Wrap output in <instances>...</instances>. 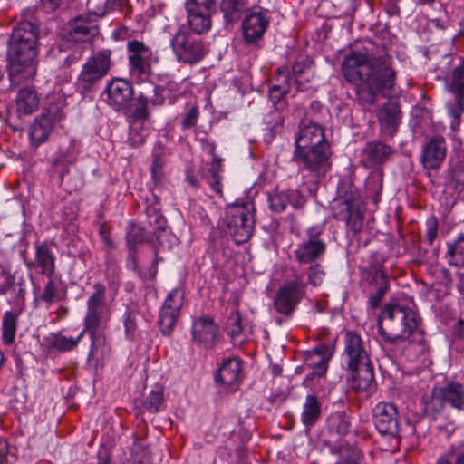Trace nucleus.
Wrapping results in <instances>:
<instances>
[{"label":"nucleus","mask_w":464,"mask_h":464,"mask_svg":"<svg viewBox=\"0 0 464 464\" xmlns=\"http://www.w3.org/2000/svg\"><path fill=\"white\" fill-rule=\"evenodd\" d=\"M127 67L130 76L138 84L149 82L152 64L158 62L152 49L143 41L131 39L126 44Z\"/></svg>","instance_id":"obj_7"},{"label":"nucleus","mask_w":464,"mask_h":464,"mask_svg":"<svg viewBox=\"0 0 464 464\" xmlns=\"http://www.w3.org/2000/svg\"><path fill=\"white\" fill-rule=\"evenodd\" d=\"M125 242L130 244L148 243L158 246L155 237L152 233H147L143 226L139 225L133 220L128 222L126 227Z\"/></svg>","instance_id":"obj_43"},{"label":"nucleus","mask_w":464,"mask_h":464,"mask_svg":"<svg viewBox=\"0 0 464 464\" xmlns=\"http://www.w3.org/2000/svg\"><path fill=\"white\" fill-rule=\"evenodd\" d=\"M170 47L179 63L190 66L201 63L209 51L208 44L184 24L172 35Z\"/></svg>","instance_id":"obj_6"},{"label":"nucleus","mask_w":464,"mask_h":464,"mask_svg":"<svg viewBox=\"0 0 464 464\" xmlns=\"http://www.w3.org/2000/svg\"><path fill=\"white\" fill-rule=\"evenodd\" d=\"M53 122L46 115H38L29 128V139L34 148L45 143L53 129Z\"/></svg>","instance_id":"obj_37"},{"label":"nucleus","mask_w":464,"mask_h":464,"mask_svg":"<svg viewBox=\"0 0 464 464\" xmlns=\"http://www.w3.org/2000/svg\"><path fill=\"white\" fill-rule=\"evenodd\" d=\"M447 150V142L443 136L435 135L427 139L421 148V165L426 170H438L446 159Z\"/></svg>","instance_id":"obj_21"},{"label":"nucleus","mask_w":464,"mask_h":464,"mask_svg":"<svg viewBox=\"0 0 464 464\" xmlns=\"http://www.w3.org/2000/svg\"><path fill=\"white\" fill-rule=\"evenodd\" d=\"M446 405L456 411H464V382L451 380L443 385L432 388L430 397L425 402L427 413L439 414Z\"/></svg>","instance_id":"obj_8"},{"label":"nucleus","mask_w":464,"mask_h":464,"mask_svg":"<svg viewBox=\"0 0 464 464\" xmlns=\"http://www.w3.org/2000/svg\"><path fill=\"white\" fill-rule=\"evenodd\" d=\"M142 408L150 413L155 414L165 409L163 387L151 390L142 401Z\"/></svg>","instance_id":"obj_48"},{"label":"nucleus","mask_w":464,"mask_h":464,"mask_svg":"<svg viewBox=\"0 0 464 464\" xmlns=\"http://www.w3.org/2000/svg\"><path fill=\"white\" fill-rule=\"evenodd\" d=\"M321 145H328L325 141L324 129L316 123L302 121L295 138V150L316 148Z\"/></svg>","instance_id":"obj_31"},{"label":"nucleus","mask_w":464,"mask_h":464,"mask_svg":"<svg viewBox=\"0 0 464 464\" xmlns=\"http://www.w3.org/2000/svg\"><path fill=\"white\" fill-rule=\"evenodd\" d=\"M109 12L120 11L124 14L125 17L130 16L132 8L130 0H109Z\"/></svg>","instance_id":"obj_62"},{"label":"nucleus","mask_w":464,"mask_h":464,"mask_svg":"<svg viewBox=\"0 0 464 464\" xmlns=\"http://www.w3.org/2000/svg\"><path fill=\"white\" fill-rule=\"evenodd\" d=\"M362 153L370 163L379 165L392 155L393 149L381 141H371L366 144Z\"/></svg>","instance_id":"obj_40"},{"label":"nucleus","mask_w":464,"mask_h":464,"mask_svg":"<svg viewBox=\"0 0 464 464\" xmlns=\"http://www.w3.org/2000/svg\"><path fill=\"white\" fill-rule=\"evenodd\" d=\"M445 257L450 266H461L464 265V243L456 241L447 245Z\"/></svg>","instance_id":"obj_52"},{"label":"nucleus","mask_w":464,"mask_h":464,"mask_svg":"<svg viewBox=\"0 0 464 464\" xmlns=\"http://www.w3.org/2000/svg\"><path fill=\"white\" fill-rule=\"evenodd\" d=\"M220 295L218 302L220 304V313L227 319V323L232 319V290L230 289L231 276L228 267L222 268L218 276Z\"/></svg>","instance_id":"obj_36"},{"label":"nucleus","mask_w":464,"mask_h":464,"mask_svg":"<svg viewBox=\"0 0 464 464\" xmlns=\"http://www.w3.org/2000/svg\"><path fill=\"white\" fill-rule=\"evenodd\" d=\"M372 420L382 435H396L399 430L398 411L394 404L379 402L372 410Z\"/></svg>","instance_id":"obj_24"},{"label":"nucleus","mask_w":464,"mask_h":464,"mask_svg":"<svg viewBox=\"0 0 464 464\" xmlns=\"http://www.w3.org/2000/svg\"><path fill=\"white\" fill-rule=\"evenodd\" d=\"M147 138V130L143 127V122L138 126L135 122L130 127L128 144L131 148L142 146Z\"/></svg>","instance_id":"obj_56"},{"label":"nucleus","mask_w":464,"mask_h":464,"mask_svg":"<svg viewBox=\"0 0 464 464\" xmlns=\"http://www.w3.org/2000/svg\"><path fill=\"white\" fill-rule=\"evenodd\" d=\"M326 244L321 238V231L317 227H310L305 237L295 250L296 260L300 264H313L320 260L325 254Z\"/></svg>","instance_id":"obj_17"},{"label":"nucleus","mask_w":464,"mask_h":464,"mask_svg":"<svg viewBox=\"0 0 464 464\" xmlns=\"http://www.w3.org/2000/svg\"><path fill=\"white\" fill-rule=\"evenodd\" d=\"M109 0H88V12L85 16L92 17L98 21L109 12Z\"/></svg>","instance_id":"obj_57"},{"label":"nucleus","mask_w":464,"mask_h":464,"mask_svg":"<svg viewBox=\"0 0 464 464\" xmlns=\"http://www.w3.org/2000/svg\"><path fill=\"white\" fill-rule=\"evenodd\" d=\"M98 234L106 248L109 250L116 249L117 246L112 239L111 226L110 224L107 222L101 223Z\"/></svg>","instance_id":"obj_60"},{"label":"nucleus","mask_w":464,"mask_h":464,"mask_svg":"<svg viewBox=\"0 0 464 464\" xmlns=\"http://www.w3.org/2000/svg\"><path fill=\"white\" fill-rule=\"evenodd\" d=\"M335 219L345 223L348 229L357 234L363 227L364 216L361 210V198L352 191L335 198L332 205Z\"/></svg>","instance_id":"obj_10"},{"label":"nucleus","mask_w":464,"mask_h":464,"mask_svg":"<svg viewBox=\"0 0 464 464\" xmlns=\"http://www.w3.org/2000/svg\"><path fill=\"white\" fill-rule=\"evenodd\" d=\"M306 293V284L301 279L289 280L278 289L273 301L275 310L290 317Z\"/></svg>","instance_id":"obj_13"},{"label":"nucleus","mask_w":464,"mask_h":464,"mask_svg":"<svg viewBox=\"0 0 464 464\" xmlns=\"http://www.w3.org/2000/svg\"><path fill=\"white\" fill-rule=\"evenodd\" d=\"M145 215L146 221L149 227L152 228V236L158 243V246H163V237L168 236L167 233L168 221L166 217L162 213V204L160 197L153 192L150 188V197L145 198Z\"/></svg>","instance_id":"obj_19"},{"label":"nucleus","mask_w":464,"mask_h":464,"mask_svg":"<svg viewBox=\"0 0 464 464\" xmlns=\"http://www.w3.org/2000/svg\"><path fill=\"white\" fill-rule=\"evenodd\" d=\"M151 102L152 96L150 97L145 91H139L136 96L133 95V102H129V109L121 113L134 121L144 122L150 118V110L158 107L153 106Z\"/></svg>","instance_id":"obj_33"},{"label":"nucleus","mask_w":464,"mask_h":464,"mask_svg":"<svg viewBox=\"0 0 464 464\" xmlns=\"http://www.w3.org/2000/svg\"><path fill=\"white\" fill-rule=\"evenodd\" d=\"M268 202L272 211L281 213L289 204L295 209H301L306 198L299 189L275 190L268 195Z\"/></svg>","instance_id":"obj_32"},{"label":"nucleus","mask_w":464,"mask_h":464,"mask_svg":"<svg viewBox=\"0 0 464 464\" xmlns=\"http://www.w3.org/2000/svg\"><path fill=\"white\" fill-rule=\"evenodd\" d=\"M133 81L123 77H113L109 80L102 92L103 101L118 112L129 109V102H133Z\"/></svg>","instance_id":"obj_14"},{"label":"nucleus","mask_w":464,"mask_h":464,"mask_svg":"<svg viewBox=\"0 0 464 464\" xmlns=\"http://www.w3.org/2000/svg\"><path fill=\"white\" fill-rule=\"evenodd\" d=\"M456 102L454 104L448 105L449 114L454 119H459L461 114L464 112V96L454 94Z\"/></svg>","instance_id":"obj_64"},{"label":"nucleus","mask_w":464,"mask_h":464,"mask_svg":"<svg viewBox=\"0 0 464 464\" xmlns=\"http://www.w3.org/2000/svg\"><path fill=\"white\" fill-rule=\"evenodd\" d=\"M183 298L184 295L179 288H174L168 294L158 319L159 328L163 336L172 335L183 305Z\"/></svg>","instance_id":"obj_16"},{"label":"nucleus","mask_w":464,"mask_h":464,"mask_svg":"<svg viewBox=\"0 0 464 464\" xmlns=\"http://www.w3.org/2000/svg\"><path fill=\"white\" fill-rule=\"evenodd\" d=\"M348 376L347 382L358 393L370 397L376 390L373 366L372 362L345 369Z\"/></svg>","instance_id":"obj_22"},{"label":"nucleus","mask_w":464,"mask_h":464,"mask_svg":"<svg viewBox=\"0 0 464 464\" xmlns=\"http://www.w3.org/2000/svg\"><path fill=\"white\" fill-rule=\"evenodd\" d=\"M343 75L356 87V96L363 106L374 105L381 95L395 86L397 72L393 58L384 48L375 52L352 53L342 63Z\"/></svg>","instance_id":"obj_1"},{"label":"nucleus","mask_w":464,"mask_h":464,"mask_svg":"<svg viewBox=\"0 0 464 464\" xmlns=\"http://www.w3.org/2000/svg\"><path fill=\"white\" fill-rule=\"evenodd\" d=\"M34 258L27 262L28 268H34L39 275L53 276L56 269V257L52 249V242L49 240H36L34 243Z\"/></svg>","instance_id":"obj_25"},{"label":"nucleus","mask_w":464,"mask_h":464,"mask_svg":"<svg viewBox=\"0 0 464 464\" xmlns=\"http://www.w3.org/2000/svg\"><path fill=\"white\" fill-rule=\"evenodd\" d=\"M417 314L399 304H388L378 317V334L388 343L397 344L409 341L417 353L425 354L428 346L424 333L419 328Z\"/></svg>","instance_id":"obj_3"},{"label":"nucleus","mask_w":464,"mask_h":464,"mask_svg":"<svg viewBox=\"0 0 464 464\" xmlns=\"http://www.w3.org/2000/svg\"><path fill=\"white\" fill-rule=\"evenodd\" d=\"M139 310L135 305H127L122 314L125 339L130 343L139 337L138 317Z\"/></svg>","instance_id":"obj_44"},{"label":"nucleus","mask_w":464,"mask_h":464,"mask_svg":"<svg viewBox=\"0 0 464 464\" xmlns=\"http://www.w3.org/2000/svg\"><path fill=\"white\" fill-rule=\"evenodd\" d=\"M39 46V28L30 21L18 22L12 29L6 46Z\"/></svg>","instance_id":"obj_27"},{"label":"nucleus","mask_w":464,"mask_h":464,"mask_svg":"<svg viewBox=\"0 0 464 464\" xmlns=\"http://www.w3.org/2000/svg\"><path fill=\"white\" fill-rule=\"evenodd\" d=\"M204 152L210 157L211 162L207 169V172L203 174L209 185L210 188L218 196H222V184H221V172L223 159L218 157L216 153V144L206 140L203 143Z\"/></svg>","instance_id":"obj_29"},{"label":"nucleus","mask_w":464,"mask_h":464,"mask_svg":"<svg viewBox=\"0 0 464 464\" xmlns=\"http://www.w3.org/2000/svg\"><path fill=\"white\" fill-rule=\"evenodd\" d=\"M330 146L321 145L318 147L295 150L294 158L297 162L300 170H307L316 180L324 177L331 169Z\"/></svg>","instance_id":"obj_11"},{"label":"nucleus","mask_w":464,"mask_h":464,"mask_svg":"<svg viewBox=\"0 0 464 464\" xmlns=\"http://www.w3.org/2000/svg\"><path fill=\"white\" fill-rule=\"evenodd\" d=\"M14 275L6 271L4 266L0 264V295H5L14 289Z\"/></svg>","instance_id":"obj_59"},{"label":"nucleus","mask_w":464,"mask_h":464,"mask_svg":"<svg viewBox=\"0 0 464 464\" xmlns=\"http://www.w3.org/2000/svg\"><path fill=\"white\" fill-rule=\"evenodd\" d=\"M435 464H464V444L452 446Z\"/></svg>","instance_id":"obj_54"},{"label":"nucleus","mask_w":464,"mask_h":464,"mask_svg":"<svg viewBox=\"0 0 464 464\" xmlns=\"http://www.w3.org/2000/svg\"><path fill=\"white\" fill-rule=\"evenodd\" d=\"M186 12H203L222 14L225 26L232 24V0H221L219 7H216V0H186Z\"/></svg>","instance_id":"obj_30"},{"label":"nucleus","mask_w":464,"mask_h":464,"mask_svg":"<svg viewBox=\"0 0 464 464\" xmlns=\"http://www.w3.org/2000/svg\"><path fill=\"white\" fill-rule=\"evenodd\" d=\"M22 312L23 307L20 306L4 313L1 323V341L4 345L10 346L14 343Z\"/></svg>","instance_id":"obj_38"},{"label":"nucleus","mask_w":464,"mask_h":464,"mask_svg":"<svg viewBox=\"0 0 464 464\" xmlns=\"http://www.w3.org/2000/svg\"><path fill=\"white\" fill-rule=\"evenodd\" d=\"M322 403L314 394L306 395L302 406L300 420L306 429L314 427L321 418Z\"/></svg>","instance_id":"obj_39"},{"label":"nucleus","mask_w":464,"mask_h":464,"mask_svg":"<svg viewBox=\"0 0 464 464\" xmlns=\"http://www.w3.org/2000/svg\"><path fill=\"white\" fill-rule=\"evenodd\" d=\"M85 49L83 44H72L65 40L59 44V50L63 53L60 68L68 71H64L62 75L56 77L58 82L68 83L71 82V69L82 61Z\"/></svg>","instance_id":"obj_26"},{"label":"nucleus","mask_w":464,"mask_h":464,"mask_svg":"<svg viewBox=\"0 0 464 464\" xmlns=\"http://www.w3.org/2000/svg\"><path fill=\"white\" fill-rule=\"evenodd\" d=\"M190 334L191 343L205 351L213 349L224 339L219 325L209 314L192 317Z\"/></svg>","instance_id":"obj_12"},{"label":"nucleus","mask_w":464,"mask_h":464,"mask_svg":"<svg viewBox=\"0 0 464 464\" xmlns=\"http://www.w3.org/2000/svg\"><path fill=\"white\" fill-rule=\"evenodd\" d=\"M232 363V356L225 358L221 365L218 368L214 374V381L220 390H224L229 393L232 389V370L230 365ZM221 391H219V393Z\"/></svg>","instance_id":"obj_47"},{"label":"nucleus","mask_w":464,"mask_h":464,"mask_svg":"<svg viewBox=\"0 0 464 464\" xmlns=\"http://www.w3.org/2000/svg\"><path fill=\"white\" fill-rule=\"evenodd\" d=\"M112 65V51L111 49L93 52L82 64L74 82L75 92L82 98H92L100 89L102 80L109 74Z\"/></svg>","instance_id":"obj_4"},{"label":"nucleus","mask_w":464,"mask_h":464,"mask_svg":"<svg viewBox=\"0 0 464 464\" xmlns=\"http://www.w3.org/2000/svg\"><path fill=\"white\" fill-rule=\"evenodd\" d=\"M187 13V23L188 28L190 32H193L202 37L203 34L210 31L212 26L211 16L214 13H203V12H186Z\"/></svg>","instance_id":"obj_41"},{"label":"nucleus","mask_w":464,"mask_h":464,"mask_svg":"<svg viewBox=\"0 0 464 464\" xmlns=\"http://www.w3.org/2000/svg\"><path fill=\"white\" fill-rule=\"evenodd\" d=\"M325 275L326 273L320 264H318L317 262L313 263L307 268V282L304 283L306 284V285H311L314 287L319 286L323 284Z\"/></svg>","instance_id":"obj_58"},{"label":"nucleus","mask_w":464,"mask_h":464,"mask_svg":"<svg viewBox=\"0 0 464 464\" xmlns=\"http://www.w3.org/2000/svg\"><path fill=\"white\" fill-rule=\"evenodd\" d=\"M377 119L381 129L387 135L392 136L401 121V109L396 102H389L380 107Z\"/></svg>","instance_id":"obj_35"},{"label":"nucleus","mask_w":464,"mask_h":464,"mask_svg":"<svg viewBox=\"0 0 464 464\" xmlns=\"http://www.w3.org/2000/svg\"><path fill=\"white\" fill-rule=\"evenodd\" d=\"M47 277V282L44 286V290L42 294L39 295V300L51 304L55 301H61L65 299L67 290L64 284L61 281L60 283L63 285V288L62 291H59L58 285L53 279V276H45Z\"/></svg>","instance_id":"obj_46"},{"label":"nucleus","mask_w":464,"mask_h":464,"mask_svg":"<svg viewBox=\"0 0 464 464\" xmlns=\"http://www.w3.org/2000/svg\"><path fill=\"white\" fill-rule=\"evenodd\" d=\"M254 203L247 199L234 202V242L242 244L247 241L254 231Z\"/></svg>","instance_id":"obj_18"},{"label":"nucleus","mask_w":464,"mask_h":464,"mask_svg":"<svg viewBox=\"0 0 464 464\" xmlns=\"http://www.w3.org/2000/svg\"><path fill=\"white\" fill-rule=\"evenodd\" d=\"M39 46H6V70L12 84L31 82L37 72Z\"/></svg>","instance_id":"obj_5"},{"label":"nucleus","mask_w":464,"mask_h":464,"mask_svg":"<svg viewBox=\"0 0 464 464\" xmlns=\"http://www.w3.org/2000/svg\"><path fill=\"white\" fill-rule=\"evenodd\" d=\"M232 219L227 215L218 224L214 231L217 244L222 247L223 254L228 259L232 257V249L229 247V238L232 237Z\"/></svg>","instance_id":"obj_45"},{"label":"nucleus","mask_w":464,"mask_h":464,"mask_svg":"<svg viewBox=\"0 0 464 464\" xmlns=\"http://www.w3.org/2000/svg\"><path fill=\"white\" fill-rule=\"evenodd\" d=\"M334 353V346L329 343H321L305 354V363L312 370V375L324 376L329 362Z\"/></svg>","instance_id":"obj_28"},{"label":"nucleus","mask_w":464,"mask_h":464,"mask_svg":"<svg viewBox=\"0 0 464 464\" xmlns=\"http://www.w3.org/2000/svg\"><path fill=\"white\" fill-rule=\"evenodd\" d=\"M200 115L199 107L196 102H188L185 104L184 111L179 115L180 128L183 131L195 128Z\"/></svg>","instance_id":"obj_49"},{"label":"nucleus","mask_w":464,"mask_h":464,"mask_svg":"<svg viewBox=\"0 0 464 464\" xmlns=\"http://www.w3.org/2000/svg\"><path fill=\"white\" fill-rule=\"evenodd\" d=\"M342 361L345 369L372 362L368 342L353 330L343 332Z\"/></svg>","instance_id":"obj_15"},{"label":"nucleus","mask_w":464,"mask_h":464,"mask_svg":"<svg viewBox=\"0 0 464 464\" xmlns=\"http://www.w3.org/2000/svg\"><path fill=\"white\" fill-rule=\"evenodd\" d=\"M140 244L126 243L127 247V267L137 273L140 279L145 280L146 276L142 273L139 263Z\"/></svg>","instance_id":"obj_53"},{"label":"nucleus","mask_w":464,"mask_h":464,"mask_svg":"<svg viewBox=\"0 0 464 464\" xmlns=\"http://www.w3.org/2000/svg\"><path fill=\"white\" fill-rule=\"evenodd\" d=\"M130 455L134 464H143L148 459V449L146 446L135 442L132 446Z\"/></svg>","instance_id":"obj_63"},{"label":"nucleus","mask_w":464,"mask_h":464,"mask_svg":"<svg viewBox=\"0 0 464 464\" xmlns=\"http://www.w3.org/2000/svg\"><path fill=\"white\" fill-rule=\"evenodd\" d=\"M93 292L86 302V313L82 321V330L75 337H67L61 332L50 334L44 337L49 351L68 353L78 346L83 336L87 335L90 344L86 364L97 369L109 355L111 347L105 333L108 318L106 317V285L96 282L92 285Z\"/></svg>","instance_id":"obj_2"},{"label":"nucleus","mask_w":464,"mask_h":464,"mask_svg":"<svg viewBox=\"0 0 464 464\" xmlns=\"http://www.w3.org/2000/svg\"><path fill=\"white\" fill-rule=\"evenodd\" d=\"M99 34L97 20L82 14L71 21L65 41L83 44Z\"/></svg>","instance_id":"obj_23"},{"label":"nucleus","mask_w":464,"mask_h":464,"mask_svg":"<svg viewBox=\"0 0 464 464\" xmlns=\"http://www.w3.org/2000/svg\"><path fill=\"white\" fill-rule=\"evenodd\" d=\"M234 388L236 386L237 388L246 378V365L236 357H234Z\"/></svg>","instance_id":"obj_61"},{"label":"nucleus","mask_w":464,"mask_h":464,"mask_svg":"<svg viewBox=\"0 0 464 464\" xmlns=\"http://www.w3.org/2000/svg\"><path fill=\"white\" fill-rule=\"evenodd\" d=\"M266 11L261 7L247 9L242 21V34L247 44H253L263 38L269 25Z\"/></svg>","instance_id":"obj_20"},{"label":"nucleus","mask_w":464,"mask_h":464,"mask_svg":"<svg viewBox=\"0 0 464 464\" xmlns=\"http://www.w3.org/2000/svg\"><path fill=\"white\" fill-rule=\"evenodd\" d=\"M147 83L153 93L151 102L153 106L160 107L165 104L166 101L170 105L177 102L179 95V84L176 81L169 79L162 83L155 84L149 80Z\"/></svg>","instance_id":"obj_34"},{"label":"nucleus","mask_w":464,"mask_h":464,"mask_svg":"<svg viewBox=\"0 0 464 464\" xmlns=\"http://www.w3.org/2000/svg\"><path fill=\"white\" fill-rule=\"evenodd\" d=\"M82 148V140L73 137L62 141L53 156L47 160L49 176L57 178L61 185L65 176L70 173L71 166L78 161Z\"/></svg>","instance_id":"obj_9"},{"label":"nucleus","mask_w":464,"mask_h":464,"mask_svg":"<svg viewBox=\"0 0 464 464\" xmlns=\"http://www.w3.org/2000/svg\"><path fill=\"white\" fill-rule=\"evenodd\" d=\"M366 275L368 276L367 280H369L371 284H376L378 285L376 291L384 296L389 289V282L382 268L375 266L372 270L367 272Z\"/></svg>","instance_id":"obj_55"},{"label":"nucleus","mask_w":464,"mask_h":464,"mask_svg":"<svg viewBox=\"0 0 464 464\" xmlns=\"http://www.w3.org/2000/svg\"><path fill=\"white\" fill-rule=\"evenodd\" d=\"M448 89L453 94L464 96V58L456 66L448 80Z\"/></svg>","instance_id":"obj_51"},{"label":"nucleus","mask_w":464,"mask_h":464,"mask_svg":"<svg viewBox=\"0 0 464 464\" xmlns=\"http://www.w3.org/2000/svg\"><path fill=\"white\" fill-rule=\"evenodd\" d=\"M64 106V97L60 95L57 97V99L55 96L48 97L47 106L44 108V111L41 113V115H46L53 123L60 121L65 117V113L63 111Z\"/></svg>","instance_id":"obj_50"},{"label":"nucleus","mask_w":464,"mask_h":464,"mask_svg":"<svg viewBox=\"0 0 464 464\" xmlns=\"http://www.w3.org/2000/svg\"><path fill=\"white\" fill-rule=\"evenodd\" d=\"M17 111L25 115L33 113L39 105V97L34 88L21 89L16 97Z\"/></svg>","instance_id":"obj_42"}]
</instances>
